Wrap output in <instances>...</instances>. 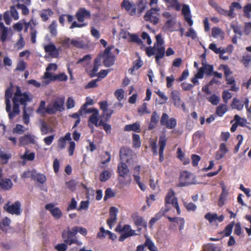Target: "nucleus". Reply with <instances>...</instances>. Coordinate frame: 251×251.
<instances>
[{
	"instance_id": "35",
	"label": "nucleus",
	"mask_w": 251,
	"mask_h": 251,
	"mask_svg": "<svg viewBox=\"0 0 251 251\" xmlns=\"http://www.w3.org/2000/svg\"><path fill=\"white\" fill-rule=\"evenodd\" d=\"M52 14V11L50 9H43L40 12V15L44 21L48 20L49 17L51 16Z\"/></svg>"
},
{
	"instance_id": "41",
	"label": "nucleus",
	"mask_w": 251,
	"mask_h": 251,
	"mask_svg": "<svg viewBox=\"0 0 251 251\" xmlns=\"http://www.w3.org/2000/svg\"><path fill=\"white\" fill-rule=\"evenodd\" d=\"M176 23V17H174L169 19L165 23L164 28L165 29L172 31V28L175 25Z\"/></svg>"
},
{
	"instance_id": "26",
	"label": "nucleus",
	"mask_w": 251,
	"mask_h": 251,
	"mask_svg": "<svg viewBox=\"0 0 251 251\" xmlns=\"http://www.w3.org/2000/svg\"><path fill=\"white\" fill-rule=\"evenodd\" d=\"M126 131H133L136 132H141L140 124L139 122H136L133 124L126 125L124 128Z\"/></svg>"
},
{
	"instance_id": "43",
	"label": "nucleus",
	"mask_w": 251,
	"mask_h": 251,
	"mask_svg": "<svg viewBox=\"0 0 251 251\" xmlns=\"http://www.w3.org/2000/svg\"><path fill=\"white\" fill-rule=\"evenodd\" d=\"M231 28L232 29L233 32L236 34L239 35L238 38H240L243 35V32L241 29V26L237 24L231 23L230 25Z\"/></svg>"
},
{
	"instance_id": "12",
	"label": "nucleus",
	"mask_w": 251,
	"mask_h": 251,
	"mask_svg": "<svg viewBox=\"0 0 251 251\" xmlns=\"http://www.w3.org/2000/svg\"><path fill=\"white\" fill-rule=\"evenodd\" d=\"M75 17L79 22L83 23L85 19L90 18L91 12L85 8H81L76 12Z\"/></svg>"
},
{
	"instance_id": "48",
	"label": "nucleus",
	"mask_w": 251,
	"mask_h": 251,
	"mask_svg": "<svg viewBox=\"0 0 251 251\" xmlns=\"http://www.w3.org/2000/svg\"><path fill=\"white\" fill-rule=\"evenodd\" d=\"M145 245L147 247L150 251H157L156 247L150 238H147L145 242Z\"/></svg>"
},
{
	"instance_id": "6",
	"label": "nucleus",
	"mask_w": 251,
	"mask_h": 251,
	"mask_svg": "<svg viewBox=\"0 0 251 251\" xmlns=\"http://www.w3.org/2000/svg\"><path fill=\"white\" fill-rule=\"evenodd\" d=\"M21 204L19 201H16L14 203L10 204V202L8 201L3 206V208L8 213L19 216L22 213Z\"/></svg>"
},
{
	"instance_id": "18",
	"label": "nucleus",
	"mask_w": 251,
	"mask_h": 251,
	"mask_svg": "<svg viewBox=\"0 0 251 251\" xmlns=\"http://www.w3.org/2000/svg\"><path fill=\"white\" fill-rule=\"evenodd\" d=\"M35 143V137L30 134H26L19 138L20 145L24 146L29 144Z\"/></svg>"
},
{
	"instance_id": "30",
	"label": "nucleus",
	"mask_w": 251,
	"mask_h": 251,
	"mask_svg": "<svg viewBox=\"0 0 251 251\" xmlns=\"http://www.w3.org/2000/svg\"><path fill=\"white\" fill-rule=\"evenodd\" d=\"M132 218L136 226H142L145 228L147 227V223L143 221V219L142 217L135 215L132 216Z\"/></svg>"
},
{
	"instance_id": "37",
	"label": "nucleus",
	"mask_w": 251,
	"mask_h": 251,
	"mask_svg": "<svg viewBox=\"0 0 251 251\" xmlns=\"http://www.w3.org/2000/svg\"><path fill=\"white\" fill-rule=\"evenodd\" d=\"M232 108L241 110L243 108L244 104L242 101L234 98L231 104Z\"/></svg>"
},
{
	"instance_id": "39",
	"label": "nucleus",
	"mask_w": 251,
	"mask_h": 251,
	"mask_svg": "<svg viewBox=\"0 0 251 251\" xmlns=\"http://www.w3.org/2000/svg\"><path fill=\"white\" fill-rule=\"evenodd\" d=\"M42 81L41 83L37 81L36 80L34 79H30L28 80L27 82L29 84H31L34 85L35 87L37 88H39L40 87H44L47 86V85H44V81L45 80H47L46 78H44V75L42 76Z\"/></svg>"
},
{
	"instance_id": "49",
	"label": "nucleus",
	"mask_w": 251,
	"mask_h": 251,
	"mask_svg": "<svg viewBox=\"0 0 251 251\" xmlns=\"http://www.w3.org/2000/svg\"><path fill=\"white\" fill-rule=\"evenodd\" d=\"M147 3L146 0H141L137 4V10L140 16L143 11L145 9Z\"/></svg>"
},
{
	"instance_id": "9",
	"label": "nucleus",
	"mask_w": 251,
	"mask_h": 251,
	"mask_svg": "<svg viewBox=\"0 0 251 251\" xmlns=\"http://www.w3.org/2000/svg\"><path fill=\"white\" fill-rule=\"evenodd\" d=\"M160 9L158 8H152L148 10L144 16V19L147 21H150L154 25H156L159 21L158 12Z\"/></svg>"
},
{
	"instance_id": "23",
	"label": "nucleus",
	"mask_w": 251,
	"mask_h": 251,
	"mask_svg": "<svg viewBox=\"0 0 251 251\" xmlns=\"http://www.w3.org/2000/svg\"><path fill=\"white\" fill-rule=\"evenodd\" d=\"M45 50L46 52L53 57H56L59 54L58 51L56 47L52 44H50L44 47Z\"/></svg>"
},
{
	"instance_id": "62",
	"label": "nucleus",
	"mask_w": 251,
	"mask_h": 251,
	"mask_svg": "<svg viewBox=\"0 0 251 251\" xmlns=\"http://www.w3.org/2000/svg\"><path fill=\"white\" fill-rule=\"evenodd\" d=\"M35 170L27 171L24 172L21 175V177L23 179L31 177L33 178Z\"/></svg>"
},
{
	"instance_id": "5",
	"label": "nucleus",
	"mask_w": 251,
	"mask_h": 251,
	"mask_svg": "<svg viewBox=\"0 0 251 251\" xmlns=\"http://www.w3.org/2000/svg\"><path fill=\"white\" fill-rule=\"evenodd\" d=\"M65 98H57L55 99L52 104L47 106L46 112L50 114H55L57 111H62L64 110V104Z\"/></svg>"
},
{
	"instance_id": "16",
	"label": "nucleus",
	"mask_w": 251,
	"mask_h": 251,
	"mask_svg": "<svg viewBox=\"0 0 251 251\" xmlns=\"http://www.w3.org/2000/svg\"><path fill=\"white\" fill-rule=\"evenodd\" d=\"M167 139L165 135H162L160 136L159 140V160L162 162L164 160L163 151L166 145Z\"/></svg>"
},
{
	"instance_id": "47",
	"label": "nucleus",
	"mask_w": 251,
	"mask_h": 251,
	"mask_svg": "<svg viewBox=\"0 0 251 251\" xmlns=\"http://www.w3.org/2000/svg\"><path fill=\"white\" fill-rule=\"evenodd\" d=\"M15 5L17 8L22 10V13L23 15H26L29 13V10L27 7L28 5L22 2L20 3H18Z\"/></svg>"
},
{
	"instance_id": "34",
	"label": "nucleus",
	"mask_w": 251,
	"mask_h": 251,
	"mask_svg": "<svg viewBox=\"0 0 251 251\" xmlns=\"http://www.w3.org/2000/svg\"><path fill=\"white\" fill-rule=\"evenodd\" d=\"M164 1L168 4L169 7L174 8L177 11H179L180 9L181 5L177 0H164Z\"/></svg>"
},
{
	"instance_id": "29",
	"label": "nucleus",
	"mask_w": 251,
	"mask_h": 251,
	"mask_svg": "<svg viewBox=\"0 0 251 251\" xmlns=\"http://www.w3.org/2000/svg\"><path fill=\"white\" fill-rule=\"evenodd\" d=\"M10 224L11 220L9 218L7 217L4 218L0 223V229L4 232H7Z\"/></svg>"
},
{
	"instance_id": "32",
	"label": "nucleus",
	"mask_w": 251,
	"mask_h": 251,
	"mask_svg": "<svg viewBox=\"0 0 251 251\" xmlns=\"http://www.w3.org/2000/svg\"><path fill=\"white\" fill-rule=\"evenodd\" d=\"M13 185L11 180L8 178L2 179L0 182V186L3 189L9 190Z\"/></svg>"
},
{
	"instance_id": "33",
	"label": "nucleus",
	"mask_w": 251,
	"mask_h": 251,
	"mask_svg": "<svg viewBox=\"0 0 251 251\" xmlns=\"http://www.w3.org/2000/svg\"><path fill=\"white\" fill-rule=\"evenodd\" d=\"M224 35L223 30L218 27H213L212 29V35L214 38L220 37L223 40L224 38Z\"/></svg>"
},
{
	"instance_id": "17",
	"label": "nucleus",
	"mask_w": 251,
	"mask_h": 251,
	"mask_svg": "<svg viewBox=\"0 0 251 251\" xmlns=\"http://www.w3.org/2000/svg\"><path fill=\"white\" fill-rule=\"evenodd\" d=\"M45 208L49 210L52 215L56 219H59L62 216V212L60 209L54 207L52 203L47 204L45 206Z\"/></svg>"
},
{
	"instance_id": "13",
	"label": "nucleus",
	"mask_w": 251,
	"mask_h": 251,
	"mask_svg": "<svg viewBox=\"0 0 251 251\" xmlns=\"http://www.w3.org/2000/svg\"><path fill=\"white\" fill-rule=\"evenodd\" d=\"M118 212V209L115 207H111L110 208V218L107 221V223L109 226L110 228H112L114 224L117 221V213Z\"/></svg>"
},
{
	"instance_id": "27",
	"label": "nucleus",
	"mask_w": 251,
	"mask_h": 251,
	"mask_svg": "<svg viewBox=\"0 0 251 251\" xmlns=\"http://www.w3.org/2000/svg\"><path fill=\"white\" fill-rule=\"evenodd\" d=\"M222 188V192L221 194L219 201V205L221 206L224 205V201L226 199V198L228 196V191L226 189V187L224 185V183H221Z\"/></svg>"
},
{
	"instance_id": "22",
	"label": "nucleus",
	"mask_w": 251,
	"mask_h": 251,
	"mask_svg": "<svg viewBox=\"0 0 251 251\" xmlns=\"http://www.w3.org/2000/svg\"><path fill=\"white\" fill-rule=\"evenodd\" d=\"M191 174L187 171H184L181 173L180 176V182L178 185V186H187L191 183L188 181V179L191 176Z\"/></svg>"
},
{
	"instance_id": "36",
	"label": "nucleus",
	"mask_w": 251,
	"mask_h": 251,
	"mask_svg": "<svg viewBox=\"0 0 251 251\" xmlns=\"http://www.w3.org/2000/svg\"><path fill=\"white\" fill-rule=\"evenodd\" d=\"M13 95V91L11 88L7 89L5 91V105H7V108H9V104H11L10 99Z\"/></svg>"
},
{
	"instance_id": "21",
	"label": "nucleus",
	"mask_w": 251,
	"mask_h": 251,
	"mask_svg": "<svg viewBox=\"0 0 251 251\" xmlns=\"http://www.w3.org/2000/svg\"><path fill=\"white\" fill-rule=\"evenodd\" d=\"M182 13L184 17L185 21L188 23L190 26L193 24V21L191 19V15L190 14V10L189 6L187 5L184 4L182 9Z\"/></svg>"
},
{
	"instance_id": "14",
	"label": "nucleus",
	"mask_w": 251,
	"mask_h": 251,
	"mask_svg": "<svg viewBox=\"0 0 251 251\" xmlns=\"http://www.w3.org/2000/svg\"><path fill=\"white\" fill-rule=\"evenodd\" d=\"M204 218L208 220L210 223L216 222L219 223L222 222L224 219V216L223 215L218 216L217 214L210 212L206 213L204 216Z\"/></svg>"
},
{
	"instance_id": "1",
	"label": "nucleus",
	"mask_w": 251,
	"mask_h": 251,
	"mask_svg": "<svg viewBox=\"0 0 251 251\" xmlns=\"http://www.w3.org/2000/svg\"><path fill=\"white\" fill-rule=\"evenodd\" d=\"M100 108L102 110L100 117H99V111L92 114L88 120L89 126L91 127V124L99 127L103 124V120L109 121L112 114L114 113L113 109H108V103L106 101H102L99 103Z\"/></svg>"
},
{
	"instance_id": "42",
	"label": "nucleus",
	"mask_w": 251,
	"mask_h": 251,
	"mask_svg": "<svg viewBox=\"0 0 251 251\" xmlns=\"http://www.w3.org/2000/svg\"><path fill=\"white\" fill-rule=\"evenodd\" d=\"M111 176V173L109 171H103L100 175V180L101 182H105L109 179Z\"/></svg>"
},
{
	"instance_id": "8",
	"label": "nucleus",
	"mask_w": 251,
	"mask_h": 251,
	"mask_svg": "<svg viewBox=\"0 0 251 251\" xmlns=\"http://www.w3.org/2000/svg\"><path fill=\"white\" fill-rule=\"evenodd\" d=\"M135 153L130 149L127 148H123L120 151L121 159L128 164L131 163L134 157Z\"/></svg>"
},
{
	"instance_id": "20",
	"label": "nucleus",
	"mask_w": 251,
	"mask_h": 251,
	"mask_svg": "<svg viewBox=\"0 0 251 251\" xmlns=\"http://www.w3.org/2000/svg\"><path fill=\"white\" fill-rule=\"evenodd\" d=\"M122 6L131 15H135L136 13V9L129 0H124L122 3Z\"/></svg>"
},
{
	"instance_id": "53",
	"label": "nucleus",
	"mask_w": 251,
	"mask_h": 251,
	"mask_svg": "<svg viewBox=\"0 0 251 251\" xmlns=\"http://www.w3.org/2000/svg\"><path fill=\"white\" fill-rule=\"evenodd\" d=\"M201 68H203V71L205 74L209 75H211V73L213 71V66L210 65H204L202 63V66Z\"/></svg>"
},
{
	"instance_id": "7",
	"label": "nucleus",
	"mask_w": 251,
	"mask_h": 251,
	"mask_svg": "<svg viewBox=\"0 0 251 251\" xmlns=\"http://www.w3.org/2000/svg\"><path fill=\"white\" fill-rule=\"evenodd\" d=\"M44 78L47 79L44 81V85H48L52 81H65L68 79V76L64 73L56 75H53L52 73H45Z\"/></svg>"
},
{
	"instance_id": "54",
	"label": "nucleus",
	"mask_w": 251,
	"mask_h": 251,
	"mask_svg": "<svg viewBox=\"0 0 251 251\" xmlns=\"http://www.w3.org/2000/svg\"><path fill=\"white\" fill-rule=\"evenodd\" d=\"M11 154L6 153L0 148V157L2 160H4V163H6L8 160L11 158Z\"/></svg>"
},
{
	"instance_id": "31",
	"label": "nucleus",
	"mask_w": 251,
	"mask_h": 251,
	"mask_svg": "<svg viewBox=\"0 0 251 251\" xmlns=\"http://www.w3.org/2000/svg\"><path fill=\"white\" fill-rule=\"evenodd\" d=\"M32 112V110L30 108H27L24 106L23 110V122L25 124L27 125L29 123V114Z\"/></svg>"
},
{
	"instance_id": "61",
	"label": "nucleus",
	"mask_w": 251,
	"mask_h": 251,
	"mask_svg": "<svg viewBox=\"0 0 251 251\" xmlns=\"http://www.w3.org/2000/svg\"><path fill=\"white\" fill-rule=\"evenodd\" d=\"M115 196V193L113 192L112 189L109 188H107L105 191L104 200H106L108 199L114 197Z\"/></svg>"
},
{
	"instance_id": "46",
	"label": "nucleus",
	"mask_w": 251,
	"mask_h": 251,
	"mask_svg": "<svg viewBox=\"0 0 251 251\" xmlns=\"http://www.w3.org/2000/svg\"><path fill=\"white\" fill-rule=\"evenodd\" d=\"M227 111V106L226 104H221L217 107L216 109V114L220 116H223Z\"/></svg>"
},
{
	"instance_id": "10",
	"label": "nucleus",
	"mask_w": 251,
	"mask_h": 251,
	"mask_svg": "<svg viewBox=\"0 0 251 251\" xmlns=\"http://www.w3.org/2000/svg\"><path fill=\"white\" fill-rule=\"evenodd\" d=\"M160 124L167 128L173 129L176 126V121L174 118H169L167 113H163L160 119Z\"/></svg>"
},
{
	"instance_id": "57",
	"label": "nucleus",
	"mask_w": 251,
	"mask_h": 251,
	"mask_svg": "<svg viewBox=\"0 0 251 251\" xmlns=\"http://www.w3.org/2000/svg\"><path fill=\"white\" fill-rule=\"evenodd\" d=\"M25 42L24 40L23 37L22 36V34H20V38L18 41L17 42L16 44H15V48H16L18 49H22L25 46Z\"/></svg>"
},
{
	"instance_id": "44",
	"label": "nucleus",
	"mask_w": 251,
	"mask_h": 251,
	"mask_svg": "<svg viewBox=\"0 0 251 251\" xmlns=\"http://www.w3.org/2000/svg\"><path fill=\"white\" fill-rule=\"evenodd\" d=\"M32 179L37 180L41 184L44 183L47 179L45 175L41 174H37L36 171H35Z\"/></svg>"
},
{
	"instance_id": "4",
	"label": "nucleus",
	"mask_w": 251,
	"mask_h": 251,
	"mask_svg": "<svg viewBox=\"0 0 251 251\" xmlns=\"http://www.w3.org/2000/svg\"><path fill=\"white\" fill-rule=\"evenodd\" d=\"M77 226H74L70 229L69 227L67 228V230H64L62 231V238L64 239V242L69 245L72 244H78V241L75 236L77 233Z\"/></svg>"
},
{
	"instance_id": "19",
	"label": "nucleus",
	"mask_w": 251,
	"mask_h": 251,
	"mask_svg": "<svg viewBox=\"0 0 251 251\" xmlns=\"http://www.w3.org/2000/svg\"><path fill=\"white\" fill-rule=\"evenodd\" d=\"M118 173L119 176L125 178L129 173V170L125 162H121L118 165Z\"/></svg>"
},
{
	"instance_id": "28",
	"label": "nucleus",
	"mask_w": 251,
	"mask_h": 251,
	"mask_svg": "<svg viewBox=\"0 0 251 251\" xmlns=\"http://www.w3.org/2000/svg\"><path fill=\"white\" fill-rule=\"evenodd\" d=\"M100 65V59L99 58H97L95 60L94 66L92 70L89 73V75L91 77H94L97 76V72L99 69V67Z\"/></svg>"
},
{
	"instance_id": "2",
	"label": "nucleus",
	"mask_w": 251,
	"mask_h": 251,
	"mask_svg": "<svg viewBox=\"0 0 251 251\" xmlns=\"http://www.w3.org/2000/svg\"><path fill=\"white\" fill-rule=\"evenodd\" d=\"M156 43L153 47H150L146 48V52L149 57L155 54V61L157 64H159L160 60L165 56V49L164 42L160 34L156 36Z\"/></svg>"
},
{
	"instance_id": "64",
	"label": "nucleus",
	"mask_w": 251,
	"mask_h": 251,
	"mask_svg": "<svg viewBox=\"0 0 251 251\" xmlns=\"http://www.w3.org/2000/svg\"><path fill=\"white\" fill-rule=\"evenodd\" d=\"M204 251H220V249L213 244H208L205 247Z\"/></svg>"
},
{
	"instance_id": "15",
	"label": "nucleus",
	"mask_w": 251,
	"mask_h": 251,
	"mask_svg": "<svg viewBox=\"0 0 251 251\" xmlns=\"http://www.w3.org/2000/svg\"><path fill=\"white\" fill-rule=\"evenodd\" d=\"M6 111L8 113V117L10 120H12L16 116L18 115L20 113L19 104H13V109L11 111V105L9 104V109L7 108V105H6L5 108Z\"/></svg>"
},
{
	"instance_id": "59",
	"label": "nucleus",
	"mask_w": 251,
	"mask_h": 251,
	"mask_svg": "<svg viewBox=\"0 0 251 251\" xmlns=\"http://www.w3.org/2000/svg\"><path fill=\"white\" fill-rule=\"evenodd\" d=\"M24 126L21 125L17 124L13 129V132L19 134H22L25 132Z\"/></svg>"
},
{
	"instance_id": "24",
	"label": "nucleus",
	"mask_w": 251,
	"mask_h": 251,
	"mask_svg": "<svg viewBox=\"0 0 251 251\" xmlns=\"http://www.w3.org/2000/svg\"><path fill=\"white\" fill-rule=\"evenodd\" d=\"M171 97L174 101V104L176 106L179 107L181 105L182 107L184 108V104L181 102L180 94L178 92L176 91L172 92Z\"/></svg>"
},
{
	"instance_id": "60",
	"label": "nucleus",
	"mask_w": 251,
	"mask_h": 251,
	"mask_svg": "<svg viewBox=\"0 0 251 251\" xmlns=\"http://www.w3.org/2000/svg\"><path fill=\"white\" fill-rule=\"evenodd\" d=\"M115 97L117 100L121 101L124 97V91L122 89H118L114 93Z\"/></svg>"
},
{
	"instance_id": "25",
	"label": "nucleus",
	"mask_w": 251,
	"mask_h": 251,
	"mask_svg": "<svg viewBox=\"0 0 251 251\" xmlns=\"http://www.w3.org/2000/svg\"><path fill=\"white\" fill-rule=\"evenodd\" d=\"M228 150L225 143H222L220 145L219 151L217 152L215 158L217 160H220L223 158L225 154L227 152Z\"/></svg>"
},
{
	"instance_id": "50",
	"label": "nucleus",
	"mask_w": 251,
	"mask_h": 251,
	"mask_svg": "<svg viewBox=\"0 0 251 251\" xmlns=\"http://www.w3.org/2000/svg\"><path fill=\"white\" fill-rule=\"evenodd\" d=\"M72 46L77 48H83L84 47V43L82 41L78 39H73L72 41Z\"/></svg>"
},
{
	"instance_id": "51",
	"label": "nucleus",
	"mask_w": 251,
	"mask_h": 251,
	"mask_svg": "<svg viewBox=\"0 0 251 251\" xmlns=\"http://www.w3.org/2000/svg\"><path fill=\"white\" fill-rule=\"evenodd\" d=\"M133 145L135 148H139L141 146L140 136L138 134H133L132 136Z\"/></svg>"
},
{
	"instance_id": "52",
	"label": "nucleus",
	"mask_w": 251,
	"mask_h": 251,
	"mask_svg": "<svg viewBox=\"0 0 251 251\" xmlns=\"http://www.w3.org/2000/svg\"><path fill=\"white\" fill-rule=\"evenodd\" d=\"M57 23L55 21H52L49 26L50 33L53 36H56L57 34Z\"/></svg>"
},
{
	"instance_id": "45",
	"label": "nucleus",
	"mask_w": 251,
	"mask_h": 251,
	"mask_svg": "<svg viewBox=\"0 0 251 251\" xmlns=\"http://www.w3.org/2000/svg\"><path fill=\"white\" fill-rule=\"evenodd\" d=\"M209 49L214 51L216 54L225 53L226 50L224 49L221 48H218L214 43H211L209 45Z\"/></svg>"
},
{
	"instance_id": "55",
	"label": "nucleus",
	"mask_w": 251,
	"mask_h": 251,
	"mask_svg": "<svg viewBox=\"0 0 251 251\" xmlns=\"http://www.w3.org/2000/svg\"><path fill=\"white\" fill-rule=\"evenodd\" d=\"M16 6L13 5L10 7V13L11 17L15 20H17L19 19V14L16 10Z\"/></svg>"
},
{
	"instance_id": "40",
	"label": "nucleus",
	"mask_w": 251,
	"mask_h": 251,
	"mask_svg": "<svg viewBox=\"0 0 251 251\" xmlns=\"http://www.w3.org/2000/svg\"><path fill=\"white\" fill-rule=\"evenodd\" d=\"M35 155L34 152H30L28 150L26 149L25 153L21 156V158L27 161H33L35 158Z\"/></svg>"
},
{
	"instance_id": "56",
	"label": "nucleus",
	"mask_w": 251,
	"mask_h": 251,
	"mask_svg": "<svg viewBox=\"0 0 251 251\" xmlns=\"http://www.w3.org/2000/svg\"><path fill=\"white\" fill-rule=\"evenodd\" d=\"M0 39L2 42H4L7 37L9 28H4L2 30H0Z\"/></svg>"
},
{
	"instance_id": "11",
	"label": "nucleus",
	"mask_w": 251,
	"mask_h": 251,
	"mask_svg": "<svg viewBox=\"0 0 251 251\" xmlns=\"http://www.w3.org/2000/svg\"><path fill=\"white\" fill-rule=\"evenodd\" d=\"M111 48L109 47L107 48L104 51L102 54V58L103 59V64L104 66L109 67L113 65L115 58L114 56L110 52Z\"/></svg>"
},
{
	"instance_id": "38",
	"label": "nucleus",
	"mask_w": 251,
	"mask_h": 251,
	"mask_svg": "<svg viewBox=\"0 0 251 251\" xmlns=\"http://www.w3.org/2000/svg\"><path fill=\"white\" fill-rule=\"evenodd\" d=\"M175 192L171 189H170L165 198V203L167 204H173V201L174 199H177L175 197Z\"/></svg>"
},
{
	"instance_id": "63",
	"label": "nucleus",
	"mask_w": 251,
	"mask_h": 251,
	"mask_svg": "<svg viewBox=\"0 0 251 251\" xmlns=\"http://www.w3.org/2000/svg\"><path fill=\"white\" fill-rule=\"evenodd\" d=\"M26 66V63L23 60H20L17 64L16 70L23 72L24 71Z\"/></svg>"
},
{
	"instance_id": "58",
	"label": "nucleus",
	"mask_w": 251,
	"mask_h": 251,
	"mask_svg": "<svg viewBox=\"0 0 251 251\" xmlns=\"http://www.w3.org/2000/svg\"><path fill=\"white\" fill-rule=\"evenodd\" d=\"M77 184V182L75 180H71L66 182V186L72 191H74L75 190V187Z\"/></svg>"
},
{
	"instance_id": "3",
	"label": "nucleus",
	"mask_w": 251,
	"mask_h": 251,
	"mask_svg": "<svg viewBox=\"0 0 251 251\" xmlns=\"http://www.w3.org/2000/svg\"><path fill=\"white\" fill-rule=\"evenodd\" d=\"M32 99V96L29 95L27 93H22L20 88L17 87L16 91L14 94V96L13 98V103L19 104V102L22 105H24L25 106L26 105L27 102H30Z\"/></svg>"
}]
</instances>
